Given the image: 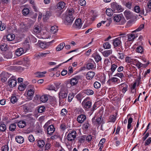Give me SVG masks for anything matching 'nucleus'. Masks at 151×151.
<instances>
[{
  "label": "nucleus",
  "mask_w": 151,
  "mask_h": 151,
  "mask_svg": "<svg viewBox=\"0 0 151 151\" xmlns=\"http://www.w3.org/2000/svg\"><path fill=\"white\" fill-rule=\"evenodd\" d=\"M114 20L115 22H119L120 24H123L125 23L126 20L123 16L116 14L114 17Z\"/></svg>",
  "instance_id": "39448f33"
},
{
  "label": "nucleus",
  "mask_w": 151,
  "mask_h": 151,
  "mask_svg": "<svg viewBox=\"0 0 151 151\" xmlns=\"http://www.w3.org/2000/svg\"><path fill=\"white\" fill-rule=\"evenodd\" d=\"M82 25V23L81 19L78 18L76 20L74 24H73L75 27L78 29H80L81 28Z\"/></svg>",
  "instance_id": "2eb2a0df"
},
{
  "label": "nucleus",
  "mask_w": 151,
  "mask_h": 151,
  "mask_svg": "<svg viewBox=\"0 0 151 151\" xmlns=\"http://www.w3.org/2000/svg\"><path fill=\"white\" fill-rule=\"evenodd\" d=\"M119 66V63L118 62H115V63H112L110 70L114 72L116 69Z\"/></svg>",
  "instance_id": "5701e85b"
},
{
  "label": "nucleus",
  "mask_w": 151,
  "mask_h": 151,
  "mask_svg": "<svg viewBox=\"0 0 151 151\" xmlns=\"http://www.w3.org/2000/svg\"><path fill=\"white\" fill-rule=\"evenodd\" d=\"M57 7L59 9H63L65 7V4L63 1H60L58 4Z\"/></svg>",
  "instance_id": "bb28decb"
},
{
  "label": "nucleus",
  "mask_w": 151,
  "mask_h": 151,
  "mask_svg": "<svg viewBox=\"0 0 151 151\" xmlns=\"http://www.w3.org/2000/svg\"><path fill=\"white\" fill-rule=\"evenodd\" d=\"M134 11L137 13H139L141 12V14H145L144 10L143 9L140 11V7L139 6H136L134 7Z\"/></svg>",
  "instance_id": "cd10ccee"
},
{
  "label": "nucleus",
  "mask_w": 151,
  "mask_h": 151,
  "mask_svg": "<svg viewBox=\"0 0 151 151\" xmlns=\"http://www.w3.org/2000/svg\"><path fill=\"white\" fill-rule=\"evenodd\" d=\"M103 47L105 49H108L111 48V45L108 42H106L103 44Z\"/></svg>",
  "instance_id": "ea45409f"
},
{
  "label": "nucleus",
  "mask_w": 151,
  "mask_h": 151,
  "mask_svg": "<svg viewBox=\"0 0 151 151\" xmlns=\"http://www.w3.org/2000/svg\"><path fill=\"white\" fill-rule=\"evenodd\" d=\"M45 110V108L44 106H41L39 107L38 109V112L40 113L43 112Z\"/></svg>",
  "instance_id": "052dcab7"
},
{
  "label": "nucleus",
  "mask_w": 151,
  "mask_h": 151,
  "mask_svg": "<svg viewBox=\"0 0 151 151\" xmlns=\"http://www.w3.org/2000/svg\"><path fill=\"white\" fill-rule=\"evenodd\" d=\"M79 4L81 6H84L86 5V2L85 0H80Z\"/></svg>",
  "instance_id": "774afa93"
},
{
  "label": "nucleus",
  "mask_w": 151,
  "mask_h": 151,
  "mask_svg": "<svg viewBox=\"0 0 151 151\" xmlns=\"http://www.w3.org/2000/svg\"><path fill=\"white\" fill-rule=\"evenodd\" d=\"M151 142V137H149L145 141V146L149 145Z\"/></svg>",
  "instance_id": "e2e57ef3"
},
{
  "label": "nucleus",
  "mask_w": 151,
  "mask_h": 151,
  "mask_svg": "<svg viewBox=\"0 0 151 151\" xmlns=\"http://www.w3.org/2000/svg\"><path fill=\"white\" fill-rule=\"evenodd\" d=\"M34 93V92L33 90L30 89L27 92H26L24 94V95L26 97L27 101H29L32 100Z\"/></svg>",
  "instance_id": "9d476101"
},
{
  "label": "nucleus",
  "mask_w": 151,
  "mask_h": 151,
  "mask_svg": "<svg viewBox=\"0 0 151 151\" xmlns=\"http://www.w3.org/2000/svg\"><path fill=\"white\" fill-rule=\"evenodd\" d=\"M74 11L73 9H69L67 12L64 23L67 25H70L72 23L75 17L73 16Z\"/></svg>",
  "instance_id": "f257e3e1"
},
{
  "label": "nucleus",
  "mask_w": 151,
  "mask_h": 151,
  "mask_svg": "<svg viewBox=\"0 0 151 151\" xmlns=\"http://www.w3.org/2000/svg\"><path fill=\"white\" fill-rule=\"evenodd\" d=\"M113 9L108 8L107 9L106 11V15L109 16H111L113 14Z\"/></svg>",
  "instance_id": "72a5a7b5"
},
{
  "label": "nucleus",
  "mask_w": 151,
  "mask_h": 151,
  "mask_svg": "<svg viewBox=\"0 0 151 151\" xmlns=\"http://www.w3.org/2000/svg\"><path fill=\"white\" fill-rule=\"evenodd\" d=\"M135 65L139 69L142 67H145V65L142 63L138 61H137V63H136V64Z\"/></svg>",
  "instance_id": "a18cd8bd"
},
{
  "label": "nucleus",
  "mask_w": 151,
  "mask_h": 151,
  "mask_svg": "<svg viewBox=\"0 0 151 151\" xmlns=\"http://www.w3.org/2000/svg\"><path fill=\"white\" fill-rule=\"evenodd\" d=\"M114 76L118 77L121 79V80H122V78H124V74L120 72L117 73Z\"/></svg>",
  "instance_id": "4c0bfd02"
},
{
  "label": "nucleus",
  "mask_w": 151,
  "mask_h": 151,
  "mask_svg": "<svg viewBox=\"0 0 151 151\" xmlns=\"http://www.w3.org/2000/svg\"><path fill=\"white\" fill-rule=\"evenodd\" d=\"M113 50L112 49L104 50L102 52L103 56L105 57H108L110 56L112 53Z\"/></svg>",
  "instance_id": "6ab92c4d"
},
{
  "label": "nucleus",
  "mask_w": 151,
  "mask_h": 151,
  "mask_svg": "<svg viewBox=\"0 0 151 151\" xmlns=\"http://www.w3.org/2000/svg\"><path fill=\"white\" fill-rule=\"evenodd\" d=\"M127 37L128 38L127 42L132 41L135 38V35L132 34H128L127 35Z\"/></svg>",
  "instance_id": "4be33fe9"
},
{
  "label": "nucleus",
  "mask_w": 151,
  "mask_h": 151,
  "mask_svg": "<svg viewBox=\"0 0 151 151\" xmlns=\"http://www.w3.org/2000/svg\"><path fill=\"white\" fill-rule=\"evenodd\" d=\"M101 86L100 83L98 81L95 82L93 84V87L96 89L99 88L101 87Z\"/></svg>",
  "instance_id": "49530a36"
},
{
  "label": "nucleus",
  "mask_w": 151,
  "mask_h": 151,
  "mask_svg": "<svg viewBox=\"0 0 151 151\" xmlns=\"http://www.w3.org/2000/svg\"><path fill=\"white\" fill-rule=\"evenodd\" d=\"M93 58L96 62H98L101 60V58L100 55L98 54H94Z\"/></svg>",
  "instance_id": "c85d7f7f"
},
{
  "label": "nucleus",
  "mask_w": 151,
  "mask_h": 151,
  "mask_svg": "<svg viewBox=\"0 0 151 151\" xmlns=\"http://www.w3.org/2000/svg\"><path fill=\"white\" fill-rule=\"evenodd\" d=\"M118 87L121 89L122 93L124 94L127 91L128 85L126 83H124L118 85Z\"/></svg>",
  "instance_id": "ddd939ff"
},
{
  "label": "nucleus",
  "mask_w": 151,
  "mask_h": 151,
  "mask_svg": "<svg viewBox=\"0 0 151 151\" xmlns=\"http://www.w3.org/2000/svg\"><path fill=\"white\" fill-rule=\"evenodd\" d=\"M65 45V44L64 42L61 43L57 46L56 50L58 51H60L63 48Z\"/></svg>",
  "instance_id": "2f4dec72"
},
{
  "label": "nucleus",
  "mask_w": 151,
  "mask_h": 151,
  "mask_svg": "<svg viewBox=\"0 0 151 151\" xmlns=\"http://www.w3.org/2000/svg\"><path fill=\"white\" fill-rule=\"evenodd\" d=\"M28 139L31 142H33L35 140V139L32 135H30L28 137Z\"/></svg>",
  "instance_id": "338daca9"
},
{
  "label": "nucleus",
  "mask_w": 151,
  "mask_h": 151,
  "mask_svg": "<svg viewBox=\"0 0 151 151\" xmlns=\"http://www.w3.org/2000/svg\"><path fill=\"white\" fill-rule=\"evenodd\" d=\"M109 119L110 122H114L116 120V117L114 115H112L110 116Z\"/></svg>",
  "instance_id": "6e6d98bb"
},
{
  "label": "nucleus",
  "mask_w": 151,
  "mask_h": 151,
  "mask_svg": "<svg viewBox=\"0 0 151 151\" xmlns=\"http://www.w3.org/2000/svg\"><path fill=\"white\" fill-rule=\"evenodd\" d=\"M0 49L2 51H6L7 49V45L6 44L1 45L0 46Z\"/></svg>",
  "instance_id": "3c124183"
},
{
  "label": "nucleus",
  "mask_w": 151,
  "mask_h": 151,
  "mask_svg": "<svg viewBox=\"0 0 151 151\" xmlns=\"http://www.w3.org/2000/svg\"><path fill=\"white\" fill-rule=\"evenodd\" d=\"M6 28L5 25L4 24H2L1 21H0V30L3 31Z\"/></svg>",
  "instance_id": "680f3d73"
},
{
  "label": "nucleus",
  "mask_w": 151,
  "mask_h": 151,
  "mask_svg": "<svg viewBox=\"0 0 151 151\" xmlns=\"http://www.w3.org/2000/svg\"><path fill=\"white\" fill-rule=\"evenodd\" d=\"M84 92L85 93L88 95H91L93 94L94 93L93 91L91 89H87L84 91Z\"/></svg>",
  "instance_id": "e433bc0d"
},
{
  "label": "nucleus",
  "mask_w": 151,
  "mask_h": 151,
  "mask_svg": "<svg viewBox=\"0 0 151 151\" xmlns=\"http://www.w3.org/2000/svg\"><path fill=\"white\" fill-rule=\"evenodd\" d=\"M121 43V37H119L113 40V44L114 47L119 46Z\"/></svg>",
  "instance_id": "aec40b11"
},
{
  "label": "nucleus",
  "mask_w": 151,
  "mask_h": 151,
  "mask_svg": "<svg viewBox=\"0 0 151 151\" xmlns=\"http://www.w3.org/2000/svg\"><path fill=\"white\" fill-rule=\"evenodd\" d=\"M48 123H46L44 126L43 127L45 129H46L48 134L51 135L55 131V128L52 125L49 126L47 127Z\"/></svg>",
  "instance_id": "1a4fd4ad"
},
{
  "label": "nucleus",
  "mask_w": 151,
  "mask_h": 151,
  "mask_svg": "<svg viewBox=\"0 0 151 151\" xmlns=\"http://www.w3.org/2000/svg\"><path fill=\"white\" fill-rule=\"evenodd\" d=\"M132 59L130 57L127 56L126 57L125 61L127 63H131L132 61Z\"/></svg>",
  "instance_id": "13d9d810"
},
{
  "label": "nucleus",
  "mask_w": 151,
  "mask_h": 151,
  "mask_svg": "<svg viewBox=\"0 0 151 151\" xmlns=\"http://www.w3.org/2000/svg\"><path fill=\"white\" fill-rule=\"evenodd\" d=\"M82 105L84 108L88 109L91 107L92 103L91 102L89 101V98H86L82 101Z\"/></svg>",
  "instance_id": "423d86ee"
},
{
  "label": "nucleus",
  "mask_w": 151,
  "mask_h": 151,
  "mask_svg": "<svg viewBox=\"0 0 151 151\" xmlns=\"http://www.w3.org/2000/svg\"><path fill=\"white\" fill-rule=\"evenodd\" d=\"M144 51L143 47L141 46H138L136 49L137 52L142 54Z\"/></svg>",
  "instance_id": "79ce46f5"
},
{
  "label": "nucleus",
  "mask_w": 151,
  "mask_h": 151,
  "mask_svg": "<svg viewBox=\"0 0 151 151\" xmlns=\"http://www.w3.org/2000/svg\"><path fill=\"white\" fill-rule=\"evenodd\" d=\"M89 127L90 124L87 122H85L83 124L82 128L84 130H86Z\"/></svg>",
  "instance_id": "8fccbe9b"
},
{
  "label": "nucleus",
  "mask_w": 151,
  "mask_h": 151,
  "mask_svg": "<svg viewBox=\"0 0 151 151\" xmlns=\"http://www.w3.org/2000/svg\"><path fill=\"white\" fill-rule=\"evenodd\" d=\"M120 82V80L118 78L115 77H112L109 78L107 83L108 84H110L111 83L116 84H118Z\"/></svg>",
  "instance_id": "9b49d317"
},
{
  "label": "nucleus",
  "mask_w": 151,
  "mask_h": 151,
  "mask_svg": "<svg viewBox=\"0 0 151 151\" xmlns=\"http://www.w3.org/2000/svg\"><path fill=\"white\" fill-rule=\"evenodd\" d=\"M70 85L69 83H66L65 85L63 86L60 89L58 96L60 99H65L67 96L68 93V88Z\"/></svg>",
  "instance_id": "f03ea898"
},
{
  "label": "nucleus",
  "mask_w": 151,
  "mask_h": 151,
  "mask_svg": "<svg viewBox=\"0 0 151 151\" xmlns=\"http://www.w3.org/2000/svg\"><path fill=\"white\" fill-rule=\"evenodd\" d=\"M25 52L24 51V50L23 48L20 47L19 48H17L16 51H15V54L16 55L18 56H19L22 55Z\"/></svg>",
  "instance_id": "412c9836"
},
{
  "label": "nucleus",
  "mask_w": 151,
  "mask_h": 151,
  "mask_svg": "<svg viewBox=\"0 0 151 151\" xmlns=\"http://www.w3.org/2000/svg\"><path fill=\"white\" fill-rule=\"evenodd\" d=\"M58 27L56 25H54L51 27L50 31L52 33L54 34L58 31Z\"/></svg>",
  "instance_id": "f704fd0d"
},
{
  "label": "nucleus",
  "mask_w": 151,
  "mask_h": 151,
  "mask_svg": "<svg viewBox=\"0 0 151 151\" xmlns=\"http://www.w3.org/2000/svg\"><path fill=\"white\" fill-rule=\"evenodd\" d=\"M40 100L42 102H45L48 100V97L46 95H42L40 98Z\"/></svg>",
  "instance_id": "58836bf2"
},
{
  "label": "nucleus",
  "mask_w": 151,
  "mask_h": 151,
  "mask_svg": "<svg viewBox=\"0 0 151 151\" xmlns=\"http://www.w3.org/2000/svg\"><path fill=\"white\" fill-rule=\"evenodd\" d=\"M133 119L132 117H130L128 120V125H127V129H130L131 127V124L132 122Z\"/></svg>",
  "instance_id": "37998d69"
},
{
  "label": "nucleus",
  "mask_w": 151,
  "mask_h": 151,
  "mask_svg": "<svg viewBox=\"0 0 151 151\" xmlns=\"http://www.w3.org/2000/svg\"><path fill=\"white\" fill-rule=\"evenodd\" d=\"M46 72H38L35 73V76L37 77H42L45 76V74L46 73Z\"/></svg>",
  "instance_id": "a878e982"
},
{
  "label": "nucleus",
  "mask_w": 151,
  "mask_h": 151,
  "mask_svg": "<svg viewBox=\"0 0 151 151\" xmlns=\"http://www.w3.org/2000/svg\"><path fill=\"white\" fill-rule=\"evenodd\" d=\"M95 73L93 71H89L86 75V78L88 80H91L93 78Z\"/></svg>",
  "instance_id": "a211bd4d"
},
{
  "label": "nucleus",
  "mask_w": 151,
  "mask_h": 151,
  "mask_svg": "<svg viewBox=\"0 0 151 151\" xmlns=\"http://www.w3.org/2000/svg\"><path fill=\"white\" fill-rule=\"evenodd\" d=\"M92 121L93 124L94 125L100 124L102 122V116H101L96 119L94 117L92 119Z\"/></svg>",
  "instance_id": "4468645a"
},
{
  "label": "nucleus",
  "mask_w": 151,
  "mask_h": 151,
  "mask_svg": "<svg viewBox=\"0 0 151 151\" xmlns=\"http://www.w3.org/2000/svg\"><path fill=\"white\" fill-rule=\"evenodd\" d=\"M41 29L40 26L38 25H35L34 27L33 33L35 34H38L40 33Z\"/></svg>",
  "instance_id": "393cba45"
},
{
  "label": "nucleus",
  "mask_w": 151,
  "mask_h": 151,
  "mask_svg": "<svg viewBox=\"0 0 151 151\" xmlns=\"http://www.w3.org/2000/svg\"><path fill=\"white\" fill-rule=\"evenodd\" d=\"M46 89L49 91H55V87L52 85H50L48 86L46 88Z\"/></svg>",
  "instance_id": "603ef678"
},
{
  "label": "nucleus",
  "mask_w": 151,
  "mask_h": 151,
  "mask_svg": "<svg viewBox=\"0 0 151 151\" xmlns=\"http://www.w3.org/2000/svg\"><path fill=\"white\" fill-rule=\"evenodd\" d=\"M22 12L24 15H27L29 13V9L27 8H25L22 10Z\"/></svg>",
  "instance_id": "09e8293b"
},
{
  "label": "nucleus",
  "mask_w": 151,
  "mask_h": 151,
  "mask_svg": "<svg viewBox=\"0 0 151 151\" xmlns=\"http://www.w3.org/2000/svg\"><path fill=\"white\" fill-rule=\"evenodd\" d=\"M26 122L24 121H20L18 123V125L19 127L21 128H22L25 126Z\"/></svg>",
  "instance_id": "473e14b6"
},
{
  "label": "nucleus",
  "mask_w": 151,
  "mask_h": 151,
  "mask_svg": "<svg viewBox=\"0 0 151 151\" xmlns=\"http://www.w3.org/2000/svg\"><path fill=\"white\" fill-rule=\"evenodd\" d=\"M37 145L39 147H42L45 145V143L43 140H39L37 141Z\"/></svg>",
  "instance_id": "c9c22d12"
},
{
  "label": "nucleus",
  "mask_w": 151,
  "mask_h": 151,
  "mask_svg": "<svg viewBox=\"0 0 151 151\" xmlns=\"http://www.w3.org/2000/svg\"><path fill=\"white\" fill-rule=\"evenodd\" d=\"M95 64L93 62V63H89L87 65V68L88 69H92L94 67Z\"/></svg>",
  "instance_id": "de8ad7c7"
},
{
  "label": "nucleus",
  "mask_w": 151,
  "mask_h": 151,
  "mask_svg": "<svg viewBox=\"0 0 151 151\" xmlns=\"http://www.w3.org/2000/svg\"><path fill=\"white\" fill-rule=\"evenodd\" d=\"M104 64L106 66H109L110 65V62L109 59H106L104 61Z\"/></svg>",
  "instance_id": "0e129e2a"
},
{
  "label": "nucleus",
  "mask_w": 151,
  "mask_h": 151,
  "mask_svg": "<svg viewBox=\"0 0 151 151\" xmlns=\"http://www.w3.org/2000/svg\"><path fill=\"white\" fill-rule=\"evenodd\" d=\"M17 99L15 96H12L11 97L10 101L12 103L14 104L17 101Z\"/></svg>",
  "instance_id": "5fc2aeb1"
},
{
  "label": "nucleus",
  "mask_w": 151,
  "mask_h": 151,
  "mask_svg": "<svg viewBox=\"0 0 151 151\" xmlns=\"http://www.w3.org/2000/svg\"><path fill=\"white\" fill-rule=\"evenodd\" d=\"M74 96V93H70L69 94L68 97V101L69 102L72 101Z\"/></svg>",
  "instance_id": "a19ab883"
},
{
  "label": "nucleus",
  "mask_w": 151,
  "mask_h": 151,
  "mask_svg": "<svg viewBox=\"0 0 151 151\" xmlns=\"http://www.w3.org/2000/svg\"><path fill=\"white\" fill-rule=\"evenodd\" d=\"M15 38V35L12 34H9L7 35L6 39L8 41H11L14 40Z\"/></svg>",
  "instance_id": "c756f323"
},
{
  "label": "nucleus",
  "mask_w": 151,
  "mask_h": 151,
  "mask_svg": "<svg viewBox=\"0 0 151 151\" xmlns=\"http://www.w3.org/2000/svg\"><path fill=\"white\" fill-rule=\"evenodd\" d=\"M76 132L75 130L70 131L67 136V139L69 141H74L76 137Z\"/></svg>",
  "instance_id": "0eeeda50"
},
{
  "label": "nucleus",
  "mask_w": 151,
  "mask_h": 151,
  "mask_svg": "<svg viewBox=\"0 0 151 151\" xmlns=\"http://www.w3.org/2000/svg\"><path fill=\"white\" fill-rule=\"evenodd\" d=\"M6 129V125L4 124H0V131L1 132H4Z\"/></svg>",
  "instance_id": "c03bdc74"
},
{
  "label": "nucleus",
  "mask_w": 151,
  "mask_h": 151,
  "mask_svg": "<svg viewBox=\"0 0 151 151\" xmlns=\"http://www.w3.org/2000/svg\"><path fill=\"white\" fill-rule=\"evenodd\" d=\"M54 40H52V41L48 42H39L38 45L42 49H47L51 45V44L54 42Z\"/></svg>",
  "instance_id": "20e7f679"
},
{
  "label": "nucleus",
  "mask_w": 151,
  "mask_h": 151,
  "mask_svg": "<svg viewBox=\"0 0 151 151\" xmlns=\"http://www.w3.org/2000/svg\"><path fill=\"white\" fill-rule=\"evenodd\" d=\"M80 79V77L79 76H76L70 79V83L72 86H74L76 85L78 82L79 80Z\"/></svg>",
  "instance_id": "f8f14e48"
},
{
  "label": "nucleus",
  "mask_w": 151,
  "mask_h": 151,
  "mask_svg": "<svg viewBox=\"0 0 151 151\" xmlns=\"http://www.w3.org/2000/svg\"><path fill=\"white\" fill-rule=\"evenodd\" d=\"M16 141L18 143L21 144L23 143L24 140V138L20 136H17L15 137Z\"/></svg>",
  "instance_id": "b1692460"
},
{
  "label": "nucleus",
  "mask_w": 151,
  "mask_h": 151,
  "mask_svg": "<svg viewBox=\"0 0 151 151\" xmlns=\"http://www.w3.org/2000/svg\"><path fill=\"white\" fill-rule=\"evenodd\" d=\"M124 15L127 19H131L133 17V14L131 12L128 10H126L124 12Z\"/></svg>",
  "instance_id": "dca6fc26"
},
{
  "label": "nucleus",
  "mask_w": 151,
  "mask_h": 151,
  "mask_svg": "<svg viewBox=\"0 0 151 151\" xmlns=\"http://www.w3.org/2000/svg\"><path fill=\"white\" fill-rule=\"evenodd\" d=\"M16 126L15 124H11L9 127L10 130L13 131H14L15 129Z\"/></svg>",
  "instance_id": "864d4df0"
},
{
  "label": "nucleus",
  "mask_w": 151,
  "mask_h": 151,
  "mask_svg": "<svg viewBox=\"0 0 151 151\" xmlns=\"http://www.w3.org/2000/svg\"><path fill=\"white\" fill-rule=\"evenodd\" d=\"M86 118V116L85 115L81 114L78 116L77 120L78 123H82L85 120Z\"/></svg>",
  "instance_id": "f3484780"
},
{
  "label": "nucleus",
  "mask_w": 151,
  "mask_h": 151,
  "mask_svg": "<svg viewBox=\"0 0 151 151\" xmlns=\"http://www.w3.org/2000/svg\"><path fill=\"white\" fill-rule=\"evenodd\" d=\"M144 27V25L143 24H142L140 25L139 27L136 29L135 30L133 31L132 32H139L141 31L142 29Z\"/></svg>",
  "instance_id": "bf43d9fd"
},
{
  "label": "nucleus",
  "mask_w": 151,
  "mask_h": 151,
  "mask_svg": "<svg viewBox=\"0 0 151 151\" xmlns=\"http://www.w3.org/2000/svg\"><path fill=\"white\" fill-rule=\"evenodd\" d=\"M111 7L114 12H120L123 10L121 6L115 2L112 3L111 4Z\"/></svg>",
  "instance_id": "7ed1b4c3"
},
{
  "label": "nucleus",
  "mask_w": 151,
  "mask_h": 151,
  "mask_svg": "<svg viewBox=\"0 0 151 151\" xmlns=\"http://www.w3.org/2000/svg\"><path fill=\"white\" fill-rule=\"evenodd\" d=\"M114 73V72L112 71L111 70H109L106 72V74L108 75V76L109 77V78H110L111 77L113 74Z\"/></svg>",
  "instance_id": "4d7b16f0"
},
{
  "label": "nucleus",
  "mask_w": 151,
  "mask_h": 151,
  "mask_svg": "<svg viewBox=\"0 0 151 151\" xmlns=\"http://www.w3.org/2000/svg\"><path fill=\"white\" fill-rule=\"evenodd\" d=\"M8 83V85L10 87H14L17 85V79L14 76H12L9 79Z\"/></svg>",
  "instance_id": "6e6552de"
},
{
  "label": "nucleus",
  "mask_w": 151,
  "mask_h": 151,
  "mask_svg": "<svg viewBox=\"0 0 151 151\" xmlns=\"http://www.w3.org/2000/svg\"><path fill=\"white\" fill-rule=\"evenodd\" d=\"M26 87L25 84L23 83H21L18 87V89L20 91H23L25 89Z\"/></svg>",
  "instance_id": "7c9ffc66"
},
{
  "label": "nucleus",
  "mask_w": 151,
  "mask_h": 151,
  "mask_svg": "<svg viewBox=\"0 0 151 151\" xmlns=\"http://www.w3.org/2000/svg\"><path fill=\"white\" fill-rule=\"evenodd\" d=\"M9 147L7 145H5L3 146L1 148L2 151H8Z\"/></svg>",
  "instance_id": "69168bd1"
}]
</instances>
